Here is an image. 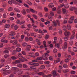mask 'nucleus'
<instances>
[{
  "label": "nucleus",
  "mask_w": 77,
  "mask_h": 77,
  "mask_svg": "<svg viewBox=\"0 0 77 77\" xmlns=\"http://www.w3.org/2000/svg\"><path fill=\"white\" fill-rule=\"evenodd\" d=\"M6 3H4L2 4V7L3 8H6Z\"/></svg>",
  "instance_id": "33"
},
{
  "label": "nucleus",
  "mask_w": 77,
  "mask_h": 77,
  "mask_svg": "<svg viewBox=\"0 0 77 77\" xmlns=\"http://www.w3.org/2000/svg\"><path fill=\"white\" fill-rule=\"evenodd\" d=\"M2 71H4L3 74L4 75H8L10 73H9L8 71H6L5 69H1Z\"/></svg>",
  "instance_id": "1"
},
{
  "label": "nucleus",
  "mask_w": 77,
  "mask_h": 77,
  "mask_svg": "<svg viewBox=\"0 0 77 77\" xmlns=\"http://www.w3.org/2000/svg\"><path fill=\"white\" fill-rule=\"evenodd\" d=\"M15 35V32L12 31L9 34L10 36H14Z\"/></svg>",
  "instance_id": "10"
},
{
  "label": "nucleus",
  "mask_w": 77,
  "mask_h": 77,
  "mask_svg": "<svg viewBox=\"0 0 77 77\" xmlns=\"http://www.w3.org/2000/svg\"><path fill=\"white\" fill-rule=\"evenodd\" d=\"M56 23H57L58 26H60V23L59 20H56Z\"/></svg>",
  "instance_id": "20"
},
{
  "label": "nucleus",
  "mask_w": 77,
  "mask_h": 77,
  "mask_svg": "<svg viewBox=\"0 0 77 77\" xmlns=\"http://www.w3.org/2000/svg\"><path fill=\"white\" fill-rule=\"evenodd\" d=\"M64 6V4L63 3L61 4L60 5L58 6V8H62V7H63Z\"/></svg>",
  "instance_id": "28"
},
{
  "label": "nucleus",
  "mask_w": 77,
  "mask_h": 77,
  "mask_svg": "<svg viewBox=\"0 0 77 77\" xmlns=\"http://www.w3.org/2000/svg\"><path fill=\"white\" fill-rule=\"evenodd\" d=\"M50 14L51 16V17H52V16H54V13L52 11H50Z\"/></svg>",
  "instance_id": "41"
},
{
  "label": "nucleus",
  "mask_w": 77,
  "mask_h": 77,
  "mask_svg": "<svg viewBox=\"0 0 77 77\" xmlns=\"http://www.w3.org/2000/svg\"><path fill=\"white\" fill-rule=\"evenodd\" d=\"M32 16L34 17V18H35V19H38V17H37L36 15L35 14H33L32 15Z\"/></svg>",
  "instance_id": "52"
},
{
  "label": "nucleus",
  "mask_w": 77,
  "mask_h": 77,
  "mask_svg": "<svg viewBox=\"0 0 77 77\" xmlns=\"http://www.w3.org/2000/svg\"><path fill=\"white\" fill-rule=\"evenodd\" d=\"M13 10V8H12V7H9L8 9V10L9 11H12Z\"/></svg>",
  "instance_id": "30"
},
{
  "label": "nucleus",
  "mask_w": 77,
  "mask_h": 77,
  "mask_svg": "<svg viewBox=\"0 0 77 77\" xmlns=\"http://www.w3.org/2000/svg\"><path fill=\"white\" fill-rule=\"evenodd\" d=\"M63 30H66V26H63Z\"/></svg>",
  "instance_id": "58"
},
{
  "label": "nucleus",
  "mask_w": 77,
  "mask_h": 77,
  "mask_svg": "<svg viewBox=\"0 0 77 77\" xmlns=\"http://www.w3.org/2000/svg\"><path fill=\"white\" fill-rule=\"evenodd\" d=\"M12 70L13 71H17V70H18V68L17 67H13L11 68Z\"/></svg>",
  "instance_id": "13"
},
{
  "label": "nucleus",
  "mask_w": 77,
  "mask_h": 77,
  "mask_svg": "<svg viewBox=\"0 0 77 77\" xmlns=\"http://www.w3.org/2000/svg\"><path fill=\"white\" fill-rule=\"evenodd\" d=\"M17 67H18L19 68H22V64H18L17 65Z\"/></svg>",
  "instance_id": "21"
},
{
  "label": "nucleus",
  "mask_w": 77,
  "mask_h": 77,
  "mask_svg": "<svg viewBox=\"0 0 77 77\" xmlns=\"http://www.w3.org/2000/svg\"><path fill=\"white\" fill-rule=\"evenodd\" d=\"M71 74H75V71H72L70 72Z\"/></svg>",
  "instance_id": "54"
},
{
  "label": "nucleus",
  "mask_w": 77,
  "mask_h": 77,
  "mask_svg": "<svg viewBox=\"0 0 77 77\" xmlns=\"http://www.w3.org/2000/svg\"><path fill=\"white\" fill-rule=\"evenodd\" d=\"M73 50L75 52H77V48H76V47H74L73 48Z\"/></svg>",
  "instance_id": "29"
},
{
  "label": "nucleus",
  "mask_w": 77,
  "mask_h": 77,
  "mask_svg": "<svg viewBox=\"0 0 77 77\" xmlns=\"http://www.w3.org/2000/svg\"><path fill=\"white\" fill-rule=\"evenodd\" d=\"M4 57H5V58H7L8 57H9V55H7V54H5L4 56Z\"/></svg>",
  "instance_id": "48"
},
{
  "label": "nucleus",
  "mask_w": 77,
  "mask_h": 77,
  "mask_svg": "<svg viewBox=\"0 0 77 77\" xmlns=\"http://www.w3.org/2000/svg\"><path fill=\"white\" fill-rule=\"evenodd\" d=\"M63 72L64 73H67V72H69V70L66 69L65 70H63Z\"/></svg>",
  "instance_id": "27"
},
{
  "label": "nucleus",
  "mask_w": 77,
  "mask_h": 77,
  "mask_svg": "<svg viewBox=\"0 0 77 77\" xmlns=\"http://www.w3.org/2000/svg\"><path fill=\"white\" fill-rule=\"evenodd\" d=\"M68 66L67 64H64L63 65V68H67Z\"/></svg>",
  "instance_id": "46"
},
{
  "label": "nucleus",
  "mask_w": 77,
  "mask_h": 77,
  "mask_svg": "<svg viewBox=\"0 0 77 77\" xmlns=\"http://www.w3.org/2000/svg\"><path fill=\"white\" fill-rule=\"evenodd\" d=\"M21 63V61H20V60H16L14 62V63H15V64H17V63Z\"/></svg>",
  "instance_id": "16"
},
{
  "label": "nucleus",
  "mask_w": 77,
  "mask_h": 77,
  "mask_svg": "<svg viewBox=\"0 0 77 77\" xmlns=\"http://www.w3.org/2000/svg\"><path fill=\"white\" fill-rule=\"evenodd\" d=\"M18 54L19 56H21V57H22V58H23L24 60H25V61H27V59H25V58H24V57L23 56H22V54H21V53H19Z\"/></svg>",
  "instance_id": "6"
},
{
  "label": "nucleus",
  "mask_w": 77,
  "mask_h": 77,
  "mask_svg": "<svg viewBox=\"0 0 77 77\" xmlns=\"http://www.w3.org/2000/svg\"><path fill=\"white\" fill-rule=\"evenodd\" d=\"M23 67L24 68H27V66L25 64H23Z\"/></svg>",
  "instance_id": "36"
},
{
  "label": "nucleus",
  "mask_w": 77,
  "mask_h": 77,
  "mask_svg": "<svg viewBox=\"0 0 77 77\" xmlns=\"http://www.w3.org/2000/svg\"><path fill=\"white\" fill-rule=\"evenodd\" d=\"M75 9H76L75 7H72L71 8L70 10H71V11H74V10Z\"/></svg>",
  "instance_id": "64"
},
{
  "label": "nucleus",
  "mask_w": 77,
  "mask_h": 77,
  "mask_svg": "<svg viewBox=\"0 0 77 77\" xmlns=\"http://www.w3.org/2000/svg\"><path fill=\"white\" fill-rule=\"evenodd\" d=\"M50 21L48 20H47V22H46L45 23V25H47V24H50Z\"/></svg>",
  "instance_id": "51"
},
{
  "label": "nucleus",
  "mask_w": 77,
  "mask_h": 77,
  "mask_svg": "<svg viewBox=\"0 0 77 77\" xmlns=\"http://www.w3.org/2000/svg\"><path fill=\"white\" fill-rule=\"evenodd\" d=\"M28 54H29V56H31V57H33V53L32 52L28 53Z\"/></svg>",
  "instance_id": "22"
},
{
  "label": "nucleus",
  "mask_w": 77,
  "mask_h": 77,
  "mask_svg": "<svg viewBox=\"0 0 77 77\" xmlns=\"http://www.w3.org/2000/svg\"><path fill=\"white\" fill-rule=\"evenodd\" d=\"M56 72H57L55 70L53 71L52 72V73L53 74V77H55L57 76V73H56Z\"/></svg>",
  "instance_id": "4"
},
{
  "label": "nucleus",
  "mask_w": 77,
  "mask_h": 77,
  "mask_svg": "<svg viewBox=\"0 0 77 77\" xmlns=\"http://www.w3.org/2000/svg\"><path fill=\"white\" fill-rule=\"evenodd\" d=\"M68 19H67V18H66L65 19V20L64 21V23H67V22H68Z\"/></svg>",
  "instance_id": "45"
},
{
  "label": "nucleus",
  "mask_w": 77,
  "mask_h": 77,
  "mask_svg": "<svg viewBox=\"0 0 77 77\" xmlns=\"http://www.w3.org/2000/svg\"><path fill=\"white\" fill-rule=\"evenodd\" d=\"M31 47V46L30 45H27L26 46V48H29L30 49V48Z\"/></svg>",
  "instance_id": "53"
},
{
  "label": "nucleus",
  "mask_w": 77,
  "mask_h": 77,
  "mask_svg": "<svg viewBox=\"0 0 77 77\" xmlns=\"http://www.w3.org/2000/svg\"><path fill=\"white\" fill-rule=\"evenodd\" d=\"M30 11H31V12H32V13H35V12L36 14L37 13V12H36V11H35V10L33 9L30 8Z\"/></svg>",
  "instance_id": "11"
},
{
  "label": "nucleus",
  "mask_w": 77,
  "mask_h": 77,
  "mask_svg": "<svg viewBox=\"0 0 77 77\" xmlns=\"http://www.w3.org/2000/svg\"><path fill=\"white\" fill-rule=\"evenodd\" d=\"M16 53H17V51H14L12 53V54H15Z\"/></svg>",
  "instance_id": "60"
},
{
  "label": "nucleus",
  "mask_w": 77,
  "mask_h": 77,
  "mask_svg": "<svg viewBox=\"0 0 77 77\" xmlns=\"http://www.w3.org/2000/svg\"><path fill=\"white\" fill-rule=\"evenodd\" d=\"M42 58L41 57H38L36 58V60H42Z\"/></svg>",
  "instance_id": "24"
},
{
  "label": "nucleus",
  "mask_w": 77,
  "mask_h": 77,
  "mask_svg": "<svg viewBox=\"0 0 77 77\" xmlns=\"http://www.w3.org/2000/svg\"><path fill=\"white\" fill-rule=\"evenodd\" d=\"M22 12V14L23 15H26V10H25V9H23Z\"/></svg>",
  "instance_id": "18"
},
{
  "label": "nucleus",
  "mask_w": 77,
  "mask_h": 77,
  "mask_svg": "<svg viewBox=\"0 0 77 77\" xmlns=\"http://www.w3.org/2000/svg\"><path fill=\"white\" fill-rule=\"evenodd\" d=\"M67 28L68 30H70L71 29V26L69 24L67 25Z\"/></svg>",
  "instance_id": "37"
},
{
  "label": "nucleus",
  "mask_w": 77,
  "mask_h": 77,
  "mask_svg": "<svg viewBox=\"0 0 77 77\" xmlns=\"http://www.w3.org/2000/svg\"><path fill=\"white\" fill-rule=\"evenodd\" d=\"M10 27V25L9 24H7L5 25V28L8 29Z\"/></svg>",
  "instance_id": "17"
},
{
  "label": "nucleus",
  "mask_w": 77,
  "mask_h": 77,
  "mask_svg": "<svg viewBox=\"0 0 77 77\" xmlns=\"http://www.w3.org/2000/svg\"><path fill=\"white\" fill-rule=\"evenodd\" d=\"M45 68V66L44 65H42L41 66V69H44Z\"/></svg>",
  "instance_id": "57"
},
{
  "label": "nucleus",
  "mask_w": 77,
  "mask_h": 77,
  "mask_svg": "<svg viewBox=\"0 0 77 77\" xmlns=\"http://www.w3.org/2000/svg\"><path fill=\"white\" fill-rule=\"evenodd\" d=\"M18 28V26L17 25H15L14 28V30H17Z\"/></svg>",
  "instance_id": "34"
},
{
  "label": "nucleus",
  "mask_w": 77,
  "mask_h": 77,
  "mask_svg": "<svg viewBox=\"0 0 77 77\" xmlns=\"http://www.w3.org/2000/svg\"><path fill=\"white\" fill-rule=\"evenodd\" d=\"M30 68L31 69H35V70L36 68V67H35L33 66H31L30 67Z\"/></svg>",
  "instance_id": "42"
},
{
  "label": "nucleus",
  "mask_w": 77,
  "mask_h": 77,
  "mask_svg": "<svg viewBox=\"0 0 77 77\" xmlns=\"http://www.w3.org/2000/svg\"><path fill=\"white\" fill-rule=\"evenodd\" d=\"M0 61H1V62H2V63H3V62H5V59H1V60H0Z\"/></svg>",
  "instance_id": "49"
},
{
  "label": "nucleus",
  "mask_w": 77,
  "mask_h": 77,
  "mask_svg": "<svg viewBox=\"0 0 77 77\" xmlns=\"http://www.w3.org/2000/svg\"><path fill=\"white\" fill-rule=\"evenodd\" d=\"M18 43V42L16 40L13 43H12V45H15L16 44H17Z\"/></svg>",
  "instance_id": "32"
},
{
  "label": "nucleus",
  "mask_w": 77,
  "mask_h": 77,
  "mask_svg": "<svg viewBox=\"0 0 77 77\" xmlns=\"http://www.w3.org/2000/svg\"><path fill=\"white\" fill-rule=\"evenodd\" d=\"M69 7V5H68V4H66L64 5V8H68Z\"/></svg>",
  "instance_id": "38"
},
{
  "label": "nucleus",
  "mask_w": 77,
  "mask_h": 77,
  "mask_svg": "<svg viewBox=\"0 0 77 77\" xmlns=\"http://www.w3.org/2000/svg\"><path fill=\"white\" fill-rule=\"evenodd\" d=\"M74 20V17L72 16L69 19V24H71V23H73V21Z\"/></svg>",
  "instance_id": "2"
},
{
  "label": "nucleus",
  "mask_w": 77,
  "mask_h": 77,
  "mask_svg": "<svg viewBox=\"0 0 77 77\" xmlns=\"http://www.w3.org/2000/svg\"><path fill=\"white\" fill-rule=\"evenodd\" d=\"M60 61V58H58L57 60L55 61V62L56 63H58V62H59Z\"/></svg>",
  "instance_id": "43"
},
{
  "label": "nucleus",
  "mask_w": 77,
  "mask_h": 77,
  "mask_svg": "<svg viewBox=\"0 0 77 77\" xmlns=\"http://www.w3.org/2000/svg\"><path fill=\"white\" fill-rule=\"evenodd\" d=\"M43 45H44V47L45 48V50H47V48H46V47H47V45H46V42L45 41H44L43 42Z\"/></svg>",
  "instance_id": "9"
},
{
  "label": "nucleus",
  "mask_w": 77,
  "mask_h": 77,
  "mask_svg": "<svg viewBox=\"0 0 77 77\" xmlns=\"http://www.w3.org/2000/svg\"><path fill=\"white\" fill-rule=\"evenodd\" d=\"M5 50H10V51L12 52V51L13 49H12V48L11 47H8L7 48H5Z\"/></svg>",
  "instance_id": "12"
},
{
  "label": "nucleus",
  "mask_w": 77,
  "mask_h": 77,
  "mask_svg": "<svg viewBox=\"0 0 77 77\" xmlns=\"http://www.w3.org/2000/svg\"><path fill=\"white\" fill-rule=\"evenodd\" d=\"M34 65L37 66L39 65V64L37 63H34Z\"/></svg>",
  "instance_id": "44"
},
{
  "label": "nucleus",
  "mask_w": 77,
  "mask_h": 77,
  "mask_svg": "<svg viewBox=\"0 0 77 77\" xmlns=\"http://www.w3.org/2000/svg\"><path fill=\"white\" fill-rule=\"evenodd\" d=\"M17 24H21V22L19 20H17Z\"/></svg>",
  "instance_id": "61"
},
{
  "label": "nucleus",
  "mask_w": 77,
  "mask_h": 77,
  "mask_svg": "<svg viewBox=\"0 0 77 77\" xmlns=\"http://www.w3.org/2000/svg\"><path fill=\"white\" fill-rule=\"evenodd\" d=\"M3 17L4 18H6V14L4 13L3 15Z\"/></svg>",
  "instance_id": "62"
},
{
  "label": "nucleus",
  "mask_w": 77,
  "mask_h": 77,
  "mask_svg": "<svg viewBox=\"0 0 77 77\" xmlns=\"http://www.w3.org/2000/svg\"><path fill=\"white\" fill-rule=\"evenodd\" d=\"M3 53L5 54H6V53H9V51H8V50L4 51L3 52Z\"/></svg>",
  "instance_id": "50"
},
{
  "label": "nucleus",
  "mask_w": 77,
  "mask_h": 77,
  "mask_svg": "<svg viewBox=\"0 0 77 77\" xmlns=\"http://www.w3.org/2000/svg\"><path fill=\"white\" fill-rule=\"evenodd\" d=\"M57 51V50L56 48H54L53 51V52L54 53H56Z\"/></svg>",
  "instance_id": "39"
},
{
  "label": "nucleus",
  "mask_w": 77,
  "mask_h": 77,
  "mask_svg": "<svg viewBox=\"0 0 77 77\" xmlns=\"http://www.w3.org/2000/svg\"><path fill=\"white\" fill-rule=\"evenodd\" d=\"M62 11L64 14H66L68 13V11H66V10L64 8L62 9Z\"/></svg>",
  "instance_id": "7"
},
{
  "label": "nucleus",
  "mask_w": 77,
  "mask_h": 77,
  "mask_svg": "<svg viewBox=\"0 0 77 77\" xmlns=\"http://www.w3.org/2000/svg\"><path fill=\"white\" fill-rule=\"evenodd\" d=\"M27 45V44L26 42H23L22 44V45L23 47H25V46H26Z\"/></svg>",
  "instance_id": "35"
},
{
  "label": "nucleus",
  "mask_w": 77,
  "mask_h": 77,
  "mask_svg": "<svg viewBox=\"0 0 77 77\" xmlns=\"http://www.w3.org/2000/svg\"><path fill=\"white\" fill-rule=\"evenodd\" d=\"M16 51L18 52H20L21 51V49L20 48H17L16 49Z\"/></svg>",
  "instance_id": "19"
},
{
  "label": "nucleus",
  "mask_w": 77,
  "mask_h": 77,
  "mask_svg": "<svg viewBox=\"0 0 77 77\" xmlns=\"http://www.w3.org/2000/svg\"><path fill=\"white\" fill-rule=\"evenodd\" d=\"M53 24L54 25V26H55V27H56L57 26V23H56V21L55 20L53 21Z\"/></svg>",
  "instance_id": "26"
},
{
  "label": "nucleus",
  "mask_w": 77,
  "mask_h": 77,
  "mask_svg": "<svg viewBox=\"0 0 77 77\" xmlns=\"http://www.w3.org/2000/svg\"><path fill=\"white\" fill-rule=\"evenodd\" d=\"M11 59H12V60H16V59H17V58L14 56H12L11 57Z\"/></svg>",
  "instance_id": "23"
},
{
  "label": "nucleus",
  "mask_w": 77,
  "mask_h": 77,
  "mask_svg": "<svg viewBox=\"0 0 77 77\" xmlns=\"http://www.w3.org/2000/svg\"><path fill=\"white\" fill-rule=\"evenodd\" d=\"M38 74L39 75H42L43 76L44 75V73L42 72H39L38 73Z\"/></svg>",
  "instance_id": "14"
},
{
  "label": "nucleus",
  "mask_w": 77,
  "mask_h": 77,
  "mask_svg": "<svg viewBox=\"0 0 77 77\" xmlns=\"http://www.w3.org/2000/svg\"><path fill=\"white\" fill-rule=\"evenodd\" d=\"M43 59L44 60H47L48 59L47 58V57H46L44 56L43 57Z\"/></svg>",
  "instance_id": "55"
},
{
  "label": "nucleus",
  "mask_w": 77,
  "mask_h": 77,
  "mask_svg": "<svg viewBox=\"0 0 77 77\" xmlns=\"http://www.w3.org/2000/svg\"><path fill=\"white\" fill-rule=\"evenodd\" d=\"M25 50L26 51H29L30 49H29V48H26L25 49Z\"/></svg>",
  "instance_id": "63"
},
{
  "label": "nucleus",
  "mask_w": 77,
  "mask_h": 77,
  "mask_svg": "<svg viewBox=\"0 0 77 77\" xmlns=\"http://www.w3.org/2000/svg\"><path fill=\"white\" fill-rule=\"evenodd\" d=\"M71 48L70 47H69L68 48V51L69 53H70L71 52Z\"/></svg>",
  "instance_id": "25"
},
{
  "label": "nucleus",
  "mask_w": 77,
  "mask_h": 77,
  "mask_svg": "<svg viewBox=\"0 0 77 77\" xmlns=\"http://www.w3.org/2000/svg\"><path fill=\"white\" fill-rule=\"evenodd\" d=\"M25 23V21L23 20L21 22H20V25L21 24H24Z\"/></svg>",
  "instance_id": "56"
},
{
  "label": "nucleus",
  "mask_w": 77,
  "mask_h": 77,
  "mask_svg": "<svg viewBox=\"0 0 77 77\" xmlns=\"http://www.w3.org/2000/svg\"><path fill=\"white\" fill-rule=\"evenodd\" d=\"M67 47H68V44H67L66 42H65L64 44V47L63 48L64 51H65V49L67 48Z\"/></svg>",
  "instance_id": "3"
},
{
  "label": "nucleus",
  "mask_w": 77,
  "mask_h": 77,
  "mask_svg": "<svg viewBox=\"0 0 77 77\" xmlns=\"http://www.w3.org/2000/svg\"><path fill=\"white\" fill-rule=\"evenodd\" d=\"M68 37H65L63 39H64V41H68Z\"/></svg>",
  "instance_id": "31"
},
{
  "label": "nucleus",
  "mask_w": 77,
  "mask_h": 77,
  "mask_svg": "<svg viewBox=\"0 0 77 77\" xmlns=\"http://www.w3.org/2000/svg\"><path fill=\"white\" fill-rule=\"evenodd\" d=\"M57 13L58 14H61V13H60V9H59L58 10H57Z\"/></svg>",
  "instance_id": "47"
},
{
  "label": "nucleus",
  "mask_w": 77,
  "mask_h": 77,
  "mask_svg": "<svg viewBox=\"0 0 77 77\" xmlns=\"http://www.w3.org/2000/svg\"><path fill=\"white\" fill-rule=\"evenodd\" d=\"M64 35L66 36H69L70 35V32H69L66 31L64 32Z\"/></svg>",
  "instance_id": "5"
},
{
  "label": "nucleus",
  "mask_w": 77,
  "mask_h": 77,
  "mask_svg": "<svg viewBox=\"0 0 77 77\" xmlns=\"http://www.w3.org/2000/svg\"><path fill=\"white\" fill-rule=\"evenodd\" d=\"M54 5H53V3H50L48 5V7L50 8H53V7H54Z\"/></svg>",
  "instance_id": "8"
},
{
  "label": "nucleus",
  "mask_w": 77,
  "mask_h": 77,
  "mask_svg": "<svg viewBox=\"0 0 77 77\" xmlns=\"http://www.w3.org/2000/svg\"><path fill=\"white\" fill-rule=\"evenodd\" d=\"M14 10L16 11V12H20V10L18 9L17 8H14Z\"/></svg>",
  "instance_id": "15"
},
{
  "label": "nucleus",
  "mask_w": 77,
  "mask_h": 77,
  "mask_svg": "<svg viewBox=\"0 0 77 77\" xmlns=\"http://www.w3.org/2000/svg\"><path fill=\"white\" fill-rule=\"evenodd\" d=\"M75 35H73L71 37L70 39H72L74 38Z\"/></svg>",
  "instance_id": "59"
},
{
  "label": "nucleus",
  "mask_w": 77,
  "mask_h": 77,
  "mask_svg": "<svg viewBox=\"0 0 77 77\" xmlns=\"http://www.w3.org/2000/svg\"><path fill=\"white\" fill-rule=\"evenodd\" d=\"M63 42V41H62V38H60V41H59V43L60 44H62Z\"/></svg>",
  "instance_id": "40"
}]
</instances>
